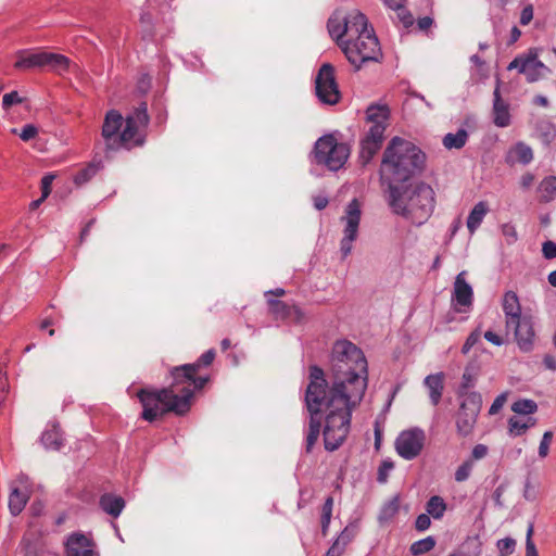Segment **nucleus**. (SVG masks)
<instances>
[{"label": "nucleus", "instance_id": "17", "mask_svg": "<svg viewBox=\"0 0 556 556\" xmlns=\"http://www.w3.org/2000/svg\"><path fill=\"white\" fill-rule=\"evenodd\" d=\"M502 308L505 314L506 328H510L511 324L523 318L521 315L519 298L515 291L505 292L502 301Z\"/></svg>", "mask_w": 556, "mask_h": 556}, {"label": "nucleus", "instance_id": "6", "mask_svg": "<svg viewBox=\"0 0 556 556\" xmlns=\"http://www.w3.org/2000/svg\"><path fill=\"white\" fill-rule=\"evenodd\" d=\"M192 395L190 388L177 390L173 384L161 390L141 389L137 394L143 407L141 417L152 422L168 412L182 415L189 410Z\"/></svg>", "mask_w": 556, "mask_h": 556}, {"label": "nucleus", "instance_id": "60", "mask_svg": "<svg viewBox=\"0 0 556 556\" xmlns=\"http://www.w3.org/2000/svg\"><path fill=\"white\" fill-rule=\"evenodd\" d=\"M534 182V175L531 173H526L520 178V185L522 188L528 189Z\"/></svg>", "mask_w": 556, "mask_h": 556}, {"label": "nucleus", "instance_id": "31", "mask_svg": "<svg viewBox=\"0 0 556 556\" xmlns=\"http://www.w3.org/2000/svg\"><path fill=\"white\" fill-rule=\"evenodd\" d=\"M382 143L364 138L361 142L359 160L363 165L368 164L374 155L380 150Z\"/></svg>", "mask_w": 556, "mask_h": 556}, {"label": "nucleus", "instance_id": "56", "mask_svg": "<svg viewBox=\"0 0 556 556\" xmlns=\"http://www.w3.org/2000/svg\"><path fill=\"white\" fill-rule=\"evenodd\" d=\"M54 179L53 175H46L41 179V195L48 198L51 192V184Z\"/></svg>", "mask_w": 556, "mask_h": 556}, {"label": "nucleus", "instance_id": "46", "mask_svg": "<svg viewBox=\"0 0 556 556\" xmlns=\"http://www.w3.org/2000/svg\"><path fill=\"white\" fill-rule=\"evenodd\" d=\"M553 439L552 431H545L539 446V456L545 458L548 455L549 445Z\"/></svg>", "mask_w": 556, "mask_h": 556}, {"label": "nucleus", "instance_id": "61", "mask_svg": "<svg viewBox=\"0 0 556 556\" xmlns=\"http://www.w3.org/2000/svg\"><path fill=\"white\" fill-rule=\"evenodd\" d=\"M433 24V20L430 16L421 17L417 21L418 28L420 30H427Z\"/></svg>", "mask_w": 556, "mask_h": 556}, {"label": "nucleus", "instance_id": "40", "mask_svg": "<svg viewBox=\"0 0 556 556\" xmlns=\"http://www.w3.org/2000/svg\"><path fill=\"white\" fill-rule=\"evenodd\" d=\"M386 127H387V123L372 124L365 138L369 139V140L378 141L379 143H382L383 139H384Z\"/></svg>", "mask_w": 556, "mask_h": 556}, {"label": "nucleus", "instance_id": "25", "mask_svg": "<svg viewBox=\"0 0 556 556\" xmlns=\"http://www.w3.org/2000/svg\"><path fill=\"white\" fill-rule=\"evenodd\" d=\"M489 210L485 201H480L472 207L467 218V228L470 233H473L479 228Z\"/></svg>", "mask_w": 556, "mask_h": 556}, {"label": "nucleus", "instance_id": "14", "mask_svg": "<svg viewBox=\"0 0 556 556\" xmlns=\"http://www.w3.org/2000/svg\"><path fill=\"white\" fill-rule=\"evenodd\" d=\"M509 329H514L515 338L519 349L523 352H530L533 349L535 332L531 317L523 318L511 324Z\"/></svg>", "mask_w": 556, "mask_h": 556}, {"label": "nucleus", "instance_id": "48", "mask_svg": "<svg viewBox=\"0 0 556 556\" xmlns=\"http://www.w3.org/2000/svg\"><path fill=\"white\" fill-rule=\"evenodd\" d=\"M502 233L508 244L515 243L518 239L516 227L511 224H504L502 226Z\"/></svg>", "mask_w": 556, "mask_h": 556}, {"label": "nucleus", "instance_id": "64", "mask_svg": "<svg viewBox=\"0 0 556 556\" xmlns=\"http://www.w3.org/2000/svg\"><path fill=\"white\" fill-rule=\"evenodd\" d=\"M341 554L339 542H334L332 546L328 549L326 556H339Z\"/></svg>", "mask_w": 556, "mask_h": 556}, {"label": "nucleus", "instance_id": "51", "mask_svg": "<svg viewBox=\"0 0 556 556\" xmlns=\"http://www.w3.org/2000/svg\"><path fill=\"white\" fill-rule=\"evenodd\" d=\"M23 99L18 96L16 91H12L5 93L2 98V106L4 110H8L11 105L22 103Z\"/></svg>", "mask_w": 556, "mask_h": 556}, {"label": "nucleus", "instance_id": "53", "mask_svg": "<svg viewBox=\"0 0 556 556\" xmlns=\"http://www.w3.org/2000/svg\"><path fill=\"white\" fill-rule=\"evenodd\" d=\"M506 400H507V394L506 393H502L500 395H497L495 397V400L493 401L490 409H489V414L490 415H495L500 412V409L504 406V404L506 403Z\"/></svg>", "mask_w": 556, "mask_h": 556}, {"label": "nucleus", "instance_id": "22", "mask_svg": "<svg viewBox=\"0 0 556 556\" xmlns=\"http://www.w3.org/2000/svg\"><path fill=\"white\" fill-rule=\"evenodd\" d=\"M425 386L429 390V396L432 405L437 406L442 397L444 389V374L438 372L425 378Z\"/></svg>", "mask_w": 556, "mask_h": 556}, {"label": "nucleus", "instance_id": "39", "mask_svg": "<svg viewBox=\"0 0 556 556\" xmlns=\"http://www.w3.org/2000/svg\"><path fill=\"white\" fill-rule=\"evenodd\" d=\"M176 376H177V379H176L175 377H173V378H174V381H175V382L173 383V386H175V388H176L178 384L184 383L185 381H188V382H189V384H190V383H193V384H194V387H195L197 389H201V388H203V387H204V384L207 382V378H206V377H198V378H195V377H194V375H192V377H191V378H187V377L185 376V372H184V371H180L179 374H176Z\"/></svg>", "mask_w": 556, "mask_h": 556}, {"label": "nucleus", "instance_id": "13", "mask_svg": "<svg viewBox=\"0 0 556 556\" xmlns=\"http://www.w3.org/2000/svg\"><path fill=\"white\" fill-rule=\"evenodd\" d=\"M517 68L525 74L529 83L538 81L549 73V68L538 59L535 52L530 51L527 55L515 58L507 66L508 71Z\"/></svg>", "mask_w": 556, "mask_h": 556}, {"label": "nucleus", "instance_id": "58", "mask_svg": "<svg viewBox=\"0 0 556 556\" xmlns=\"http://www.w3.org/2000/svg\"><path fill=\"white\" fill-rule=\"evenodd\" d=\"M488 454V447L483 444H477L473 448H472V458L473 459H482L483 457H485Z\"/></svg>", "mask_w": 556, "mask_h": 556}, {"label": "nucleus", "instance_id": "37", "mask_svg": "<svg viewBox=\"0 0 556 556\" xmlns=\"http://www.w3.org/2000/svg\"><path fill=\"white\" fill-rule=\"evenodd\" d=\"M536 409H538L536 403L533 400H528V399L516 401L511 405V410L514 413L520 414V415H530V414L535 413Z\"/></svg>", "mask_w": 556, "mask_h": 556}, {"label": "nucleus", "instance_id": "59", "mask_svg": "<svg viewBox=\"0 0 556 556\" xmlns=\"http://www.w3.org/2000/svg\"><path fill=\"white\" fill-rule=\"evenodd\" d=\"M484 338L485 340H488L489 342H491L492 344L496 345V346H501L504 341L503 339L496 334L495 332L489 330L484 333Z\"/></svg>", "mask_w": 556, "mask_h": 556}, {"label": "nucleus", "instance_id": "20", "mask_svg": "<svg viewBox=\"0 0 556 556\" xmlns=\"http://www.w3.org/2000/svg\"><path fill=\"white\" fill-rule=\"evenodd\" d=\"M493 96V122L497 127H507L510 124L509 106L501 98L500 80L496 83Z\"/></svg>", "mask_w": 556, "mask_h": 556}, {"label": "nucleus", "instance_id": "55", "mask_svg": "<svg viewBox=\"0 0 556 556\" xmlns=\"http://www.w3.org/2000/svg\"><path fill=\"white\" fill-rule=\"evenodd\" d=\"M393 469L391 462H383L378 470V481L384 483L387 481L389 472Z\"/></svg>", "mask_w": 556, "mask_h": 556}, {"label": "nucleus", "instance_id": "26", "mask_svg": "<svg viewBox=\"0 0 556 556\" xmlns=\"http://www.w3.org/2000/svg\"><path fill=\"white\" fill-rule=\"evenodd\" d=\"M101 508L113 517H118L125 506L123 497L113 494H103L100 498Z\"/></svg>", "mask_w": 556, "mask_h": 556}, {"label": "nucleus", "instance_id": "16", "mask_svg": "<svg viewBox=\"0 0 556 556\" xmlns=\"http://www.w3.org/2000/svg\"><path fill=\"white\" fill-rule=\"evenodd\" d=\"M465 271L459 273L454 282L452 300L455 303L456 312H465L460 307H470L472 305L473 291L471 286L465 279Z\"/></svg>", "mask_w": 556, "mask_h": 556}, {"label": "nucleus", "instance_id": "12", "mask_svg": "<svg viewBox=\"0 0 556 556\" xmlns=\"http://www.w3.org/2000/svg\"><path fill=\"white\" fill-rule=\"evenodd\" d=\"M425 441L426 434L422 429L412 428L404 430L395 441V450L401 457L412 460L421 453Z\"/></svg>", "mask_w": 556, "mask_h": 556}, {"label": "nucleus", "instance_id": "15", "mask_svg": "<svg viewBox=\"0 0 556 556\" xmlns=\"http://www.w3.org/2000/svg\"><path fill=\"white\" fill-rule=\"evenodd\" d=\"M124 123V118L121 113L115 110H111L106 113L104 123L102 126V137L105 140L106 149H116L118 137L116 136Z\"/></svg>", "mask_w": 556, "mask_h": 556}, {"label": "nucleus", "instance_id": "50", "mask_svg": "<svg viewBox=\"0 0 556 556\" xmlns=\"http://www.w3.org/2000/svg\"><path fill=\"white\" fill-rule=\"evenodd\" d=\"M395 11L397 13L399 20L402 22L404 27H409L414 24V17L412 13L404 8V3L402 4V7H400V9H396Z\"/></svg>", "mask_w": 556, "mask_h": 556}, {"label": "nucleus", "instance_id": "1", "mask_svg": "<svg viewBox=\"0 0 556 556\" xmlns=\"http://www.w3.org/2000/svg\"><path fill=\"white\" fill-rule=\"evenodd\" d=\"M331 371L333 380L331 386L326 381L321 368L309 367V382L313 376L320 377L325 384L327 396L330 397V406L348 416V405L356 407L367 388V361L363 351L348 340H340L333 344L331 353Z\"/></svg>", "mask_w": 556, "mask_h": 556}, {"label": "nucleus", "instance_id": "8", "mask_svg": "<svg viewBox=\"0 0 556 556\" xmlns=\"http://www.w3.org/2000/svg\"><path fill=\"white\" fill-rule=\"evenodd\" d=\"M125 126L118 136L116 148L131 149L144 143V135L141 132L150 122L146 102H141L125 119Z\"/></svg>", "mask_w": 556, "mask_h": 556}, {"label": "nucleus", "instance_id": "62", "mask_svg": "<svg viewBox=\"0 0 556 556\" xmlns=\"http://www.w3.org/2000/svg\"><path fill=\"white\" fill-rule=\"evenodd\" d=\"M327 205H328V199L326 197L318 195V197L314 198V206L317 210L320 211V210L325 208Z\"/></svg>", "mask_w": 556, "mask_h": 556}, {"label": "nucleus", "instance_id": "38", "mask_svg": "<svg viewBox=\"0 0 556 556\" xmlns=\"http://www.w3.org/2000/svg\"><path fill=\"white\" fill-rule=\"evenodd\" d=\"M476 377L472 372L469 371L468 368L463 374L462 382L459 386V389L457 391V394L459 397L466 399V394L471 393L472 391H469L470 388L475 386Z\"/></svg>", "mask_w": 556, "mask_h": 556}, {"label": "nucleus", "instance_id": "7", "mask_svg": "<svg viewBox=\"0 0 556 556\" xmlns=\"http://www.w3.org/2000/svg\"><path fill=\"white\" fill-rule=\"evenodd\" d=\"M314 154L317 164L338 170L345 164L350 148L344 142H338L333 135H325L316 141Z\"/></svg>", "mask_w": 556, "mask_h": 556}, {"label": "nucleus", "instance_id": "5", "mask_svg": "<svg viewBox=\"0 0 556 556\" xmlns=\"http://www.w3.org/2000/svg\"><path fill=\"white\" fill-rule=\"evenodd\" d=\"M389 205L395 214L406 217L416 225H422L433 212L434 191L429 185L422 182L404 190L391 187Z\"/></svg>", "mask_w": 556, "mask_h": 556}, {"label": "nucleus", "instance_id": "32", "mask_svg": "<svg viewBox=\"0 0 556 556\" xmlns=\"http://www.w3.org/2000/svg\"><path fill=\"white\" fill-rule=\"evenodd\" d=\"M426 510L434 519H440L443 517L446 510V504L441 496L434 495L431 496L427 502Z\"/></svg>", "mask_w": 556, "mask_h": 556}, {"label": "nucleus", "instance_id": "41", "mask_svg": "<svg viewBox=\"0 0 556 556\" xmlns=\"http://www.w3.org/2000/svg\"><path fill=\"white\" fill-rule=\"evenodd\" d=\"M472 467L473 462L471 459L464 462L455 471V480L457 482L466 481L471 473Z\"/></svg>", "mask_w": 556, "mask_h": 556}, {"label": "nucleus", "instance_id": "34", "mask_svg": "<svg viewBox=\"0 0 556 556\" xmlns=\"http://www.w3.org/2000/svg\"><path fill=\"white\" fill-rule=\"evenodd\" d=\"M468 134L465 129H459L456 134H447L443 138V144L447 149H460L465 146Z\"/></svg>", "mask_w": 556, "mask_h": 556}, {"label": "nucleus", "instance_id": "42", "mask_svg": "<svg viewBox=\"0 0 556 556\" xmlns=\"http://www.w3.org/2000/svg\"><path fill=\"white\" fill-rule=\"evenodd\" d=\"M332 507H333V500L332 497H328L323 506V513H321V528L325 532L328 528L332 515Z\"/></svg>", "mask_w": 556, "mask_h": 556}, {"label": "nucleus", "instance_id": "30", "mask_svg": "<svg viewBox=\"0 0 556 556\" xmlns=\"http://www.w3.org/2000/svg\"><path fill=\"white\" fill-rule=\"evenodd\" d=\"M45 66H49L56 73L62 74L68 70L70 60L62 54L46 52Z\"/></svg>", "mask_w": 556, "mask_h": 556}, {"label": "nucleus", "instance_id": "10", "mask_svg": "<svg viewBox=\"0 0 556 556\" xmlns=\"http://www.w3.org/2000/svg\"><path fill=\"white\" fill-rule=\"evenodd\" d=\"M315 93L318 100L326 105H334L341 99L339 86L334 76V67L325 63L318 70L315 78Z\"/></svg>", "mask_w": 556, "mask_h": 556}, {"label": "nucleus", "instance_id": "2", "mask_svg": "<svg viewBox=\"0 0 556 556\" xmlns=\"http://www.w3.org/2000/svg\"><path fill=\"white\" fill-rule=\"evenodd\" d=\"M314 381L305 390V406L309 414L308 431L306 434V452H311L320 434L321 417H325L324 443L328 451L337 450L350 432L351 415L354 407L348 405V416L330 406L325 384L320 377L313 376Z\"/></svg>", "mask_w": 556, "mask_h": 556}, {"label": "nucleus", "instance_id": "43", "mask_svg": "<svg viewBox=\"0 0 556 556\" xmlns=\"http://www.w3.org/2000/svg\"><path fill=\"white\" fill-rule=\"evenodd\" d=\"M97 173V166L89 165L88 167L81 169L76 176H75V184L81 185L87 182L91 177H93Z\"/></svg>", "mask_w": 556, "mask_h": 556}, {"label": "nucleus", "instance_id": "63", "mask_svg": "<svg viewBox=\"0 0 556 556\" xmlns=\"http://www.w3.org/2000/svg\"><path fill=\"white\" fill-rule=\"evenodd\" d=\"M543 362L546 368L551 370H556V359L553 356L546 355Z\"/></svg>", "mask_w": 556, "mask_h": 556}, {"label": "nucleus", "instance_id": "3", "mask_svg": "<svg viewBox=\"0 0 556 556\" xmlns=\"http://www.w3.org/2000/svg\"><path fill=\"white\" fill-rule=\"evenodd\" d=\"M328 31L349 62L359 70L363 63L378 61L381 49L367 17L357 10L336 11L328 20Z\"/></svg>", "mask_w": 556, "mask_h": 556}, {"label": "nucleus", "instance_id": "11", "mask_svg": "<svg viewBox=\"0 0 556 556\" xmlns=\"http://www.w3.org/2000/svg\"><path fill=\"white\" fill-rule=\"evenodd\" d=\"M361 214V204L356 199H353L346 205L345 215L342 217V220L345 222L343 237L340 242L342 258H345L351 254L353 242L357 239Z\"/></svg>", "mask_w": 556, "mask_h": 556}, {"label": "nucleus", "instance_id": "23", "mask_svg": "<svg viewBox=\"0 0 556 556\" xmlns=\"http://www.w3.org/2000/svg\"><path fill=\"white\" fill-rule=\"evenodd\" d=\"M214 357H215L214 350H208L204 354L201 355V357L198 359V362H195L193 364H187V365H184L181 367H176L172 371V375H173V377H175L177 379L176 374H179L180 371H184L185 376L187 378H191L192 375H194L199 370V368L201 366H208V365H211L212 362L214 361Z\"/></svg>", "mask_w": 556, "mask_h": 556}, {"label": "nucleus", "instance_id": "57", "mask_svg": "<svg viewBox=\"0 0 556 556\" xmlns=\"http://www.w3.org/2000/svg\"><path fill=\"white\" fill-rule=\"evenodd\" d=\"M533 18V7L531 4L525 7L520 14V24L528 25Z\"/></svg>", "mask_w": 556, "mask_h": 556}, {"label": "nucleus", "instance_id": "47", "mask_svg": "<svg viewBox=\"0 0 556 556\" xmlns=\"http://www.w3.org/2000/svg\"><path fill=\"white\" fill-rule=\"evenodd\" d=\"M533 525H529L526 536V556H539L535 544L532 541Z\"/></svg>", "mask_w": 556, "mask_h": 556}, {"label": "nucleus", "instance_id": "27", "mask_svg": "<svg viewBox=\"0 0 556 556\" xmlns=\"http://www.w3.org/2000/svg\"><path fill=\"white\" fill-rule=\"evenodd\" d=\"M539 200L549 203L556 199V176L545 177L538 187Z\"/></svg>", "mask_w": 556, "mask_h": 556}, {"label": "nucleus", "instance_id": "45", "mask_svg": "<svg viewBox=\"0 0 556 556\" xmlns=\"http://www.w3.org/2000/svg\"><path fill=\"white\" fill-rule=\"evenodd\" d=\"M480 338H481L480 329L473 330L466 339V341L462 348V353L468 354L469 351L480 341Z\"/></svg>", "mask_w": 556, "mask_h": 556}, {"label": "nucleus", "instance_id": "19", "mask_svg": "<svg viewBox=\"0 0 556 556\" xmlns=\"http://www.w3.org/2000/svg\"><path fill=\"white\" fill-rule=\"evenodd\" d=\"M533 161V150L523 141L514 144L506 153L505 162L513 166L515 164L528 165Z\"/></svg>", "mask_w": 556, "mask_h": 556}, {"label": "nucleus", "instance_id": "9", "mask_svg": "<svg viewBox=\"0 0 556 556\" xmlns=\"http://www.w3.org/2000/svg\"><path fill=\"white\" fill-rule=\"evenodd\" d=\"M482 407V396L478 392L466 394L460 402L456 414V429L460 437H468L472 433L477 418Z\"/></svg>", "mask_w": 556, "mask_h": 556}, {"label": "nucleus", "instance_id": "29", "mask_svg": "<svg viewBox=\"0 0 556 556\" xmlns=\"http://www.w3.org/2000/svg\"><path fill=\"white\" fill-rule=\"evenodd\" d=\"M28 500L26 492L21 491L17 486H12L11 494L9 496V508L12 515H18L25 507Z\"/></svg>", "mask_w": 556, "mask_h": 556}, {"label": "nucleus", "instance_id": "18", "mask_svg": "<svg viewBox=\"0 0 556 556\" xmlns=\"http://www.w3.org/2000/svg\"><path fill=\"white\" fill-rule=\"evenodd\" d=\"M92 542L80 533L72 534L66 542V556H93Z\"/></svg>", "mask_w": 556, "mask_h": 556}, {"label": "nucleus", "instance_id": "52", "mask_svg": "<svg viewBox=\"0 0 556 556\" xmlns=\"http://www.w3.org/2000/svg\"><path fill=\"white\" fill-rule=\"evenodd\" d=\"M37 134H38L37 127L31 124H27L23 127L22 131L20 132V138L23 141H28V140L35 138Z\"/></svg>", "mask_w": 556, "mask_h": 556}, {"label": "nucleus", "instance_id": "28", "mask_svg": "<svg viewBox=\"0 0 556 556\" xmlns=\"http://www.w3.org/2000/svg\"><path fill=\"white\" fill-rule=\"evenodd\" d=\"M41 442L47 450L59 451L63 446V437L59 427L53 425L51 429L45 431Z\"/></svg>", "mask_w": 556, "mask_h": 556}, {"label": "nucleus", "instance_id": "33", "mask_svg": "<svg viewBox=\"0 0 556 556\" xmlns=\"http://www.w3.org/2000/svg\"><path fill=\"white\" fill-rule=\"evenodd\" d=\"M367 121L371 124L387 123L389 117V109L387 105L372 104L367 109Z\"/></svg>", "mask_w": 556, "mask_h": 556}, {"label": "nucleus", "instance_id": "44", "mask_svg": "<svg viewBox=\"0 0 556 556\" xmlns=\"http://www.w3.org/2000/svg\"><path fill=\"white\" fill-rule=\"evenodd\" d=\"M497 547L502 556H508L515 551L516 541L510 538L502 539L497 542Z\"/></svg>", "mask_w": 556, "mask_h": 556}, {"label": "nucleus", "instance_id": "49", "mask_svg": "<svg viewBox=\"0 0 556 556\" xmlns=\"http://www.w3.org/2000/svg\"><path fill=\"white\" fill-rule=\"evenodd\" d=\"M542 254L546 260L556 258V243L552 240H546L542 243Z\"/></svg>", "mask_w": 556, "mask_h": 556}, {"label": "nucleus", "instance_id": "35", "mask_svg": "<svg viewBox=\"0 0 556 556\" xmlns=\"http://www.w3.org/2000/svg\"><path fill=\"white\" fill-rule=\"evenodd\" d=\"M434 546L435 540L432 536H427L425 539L414 542L410 545V553L414 556H420L433 549Z\"/></svg>", "mask_w": 556, "mask_h": 556}, {"label": "nucleus", "instance_id": "36", "mask_svg": "<svg viewBox=\"0 0 556 556\" xmlns=\"http://www.w3.org/2000/svg\"><path fill=\"white\" fill-rule=\"evenodd\" d=\"M529 422H523L521 421L520 419L516 418V417H511L509 418L508 420V426H509V432L513 434V435H521L522 433H525L530 427L534 426L535 425V419L533 418H529L528 419Z\"/></svg>", "mask_w": 556, "mask_h": 556}, {"label": "nucleus", "instance_id": "21", "mask_svg": "<svg viewBox=\"0 0 556 556\" xmlns=\"http://www.w3.org/2000/svg\"><path fill=\"white\" fill-rule=\"evenodd\" d=\"M46 52L30 53L27 51H20L14 67L17 70H29L34 67L45 66Z\"/></svg>", "mask_w": 556, "mask_h": 556}, {"label": "nucleus", "instance_id": "24", "mask_svg": "<svg viewBox=\"0 0 556 556\" xmlns=\"http://www.w3.org/2000/svg\"><path fill=\"white\" fill-rule=\"evenodd\" d=\"M269 305L270 313L276 318H287L291 317L293 314L295 315L296 319H300L302 317V312L296 306H290L287 303L279 301V300H267Z\"/></svg>", "mask_w": 556, "mask_h": 556}, {"label": "nucleus", "instance_id": "54", "mask_svg": "<svg viewBox=\"0 0 556 556\" xmlns=\"http://www.w3.org/2000/svg\"><path fill=\"white\" fill-rule=\"evenodd\" d=\"M431 525L430 515L427 514H420L416 518L415 527L418 531H426Z\"/></svg>", "mask_w": 556, "mask_h": 556}, {"label": "nucleus", "instance_id": "4", "mask_svg": "<svg viewBox=\"0 0 556 556\" xmlns=\"http://www.w3.org/2000/svg\"><path fill=\"white\" fill-rule=\"evenodd\" d=\"M425 154L410 141L394 137L386 148L380 167V178L389 187L405 182L422 168Z\"/></svg>", "mask_w": 556, "mask_h": 556}]
</instances>
